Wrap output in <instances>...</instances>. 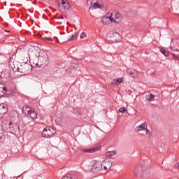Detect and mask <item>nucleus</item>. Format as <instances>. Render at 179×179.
<instances>
[{
  "label": "nucleus",
  "instance_id": "16",
  "mask_svg": "<svg viewBox=\"0 0 179 179\" xmlns=\"http://www.w3.org/2000/svg\"><path fill=\"white\" fill-rule=\"evenodd\" d=\"M28 110H31V108L30 107H29L28 106H24L22 108V112L23 114H26V113H27Z\"/></svg>",
  "mask_w": 179,
  "mask_h": 179
},
{
  "label": "nucleus",
  "instance_id": "18",
  "mask_svg": "<svg viewBox=\"0 0 179 179\" xmlns=\"http://www.w3.org/2000/svg\"><path fill=\"white\" fill-rule=\"evenodd\" d=\"M127 72L130 76H134V75H135V70L132 69H127Z\"/></svg>",
  "mask_w": 179,
  "mask_h": 179
},
{
  "label": "nucleus",
  "instance_id": "17",
  "mask_svg": "<svg viewBox=\"0 0 179 179\" xmlns=\"http://www.w3.org/2000/svg\"><path fill=\"white\" fill-rule=\"evenodd\" d=\"M160 51L165 57H169V53L164 49V48H161Z\"/></svg>",
  "mask_w": 179,
  "mask_h": 179
},
{
  "label": "nucleus",
  "instance_id": "39",
  "mask_svg": "<svg viewBox=\"0 0 179 179\" xmlns=\"http://www.w3.org/2000/svg\"><path fill=\"white\" fill-rule=\"evenodd\" d=\"M0 78H1V76H0Z\"/></svg>",
  "mask_w": 179,
  "mask_h": 179
},
{
  "label": "nucleus",
  "instance_id": "14",
  "mask_svg": "<svg viewBox=\"0 0 179 179\" xmlns=\"http://www.w3.org/2000/svg\"><path fill=\"white\" fill-rule=\"evenodd\" d=\"M97 8H100V4H99L98 3H94V5L91 4V6L89 7V10L97 9Z\"/></svg>",
  "mask_w": 179,
  "mask_h": 179
},
{
  "label": "nucleus",
  "instance_id": "30",
  "mask_svg": "<svg viewBox=\"0 0 179 179\" xmlns=\"http://www.w3.org/2000/svg\"><path fill=\"white\" fill-rule=\"evenodd\" d=\"M117 83H122V78H120L115 80Z\"/></svg>",
  "mask_w": 179,
  "mask_h": 179
},
{
  "label": "nucleus",
  "instance_id": "35",
  "mask_svg": "<svg viewBox=\"0 0 179 179\" xmlns=\"http://www.w3.org/2000/svg\"><path fill=\"white\" fill-rule=\"evenodd\" d=\"M4 26L8 27V26H9V24H8V22H6V23H4Z\"/></svg>",
  "mask_w": 179,
  "mask_h": 179
},
{
  "label": "nucleus",
  "instance_id": "29",
  "mask_svg": "<svg viewBox=\"0 0 179 179\" xmlns=\"http://www.w3.org/2000/svg\"><path fill=\"white\" fill-rule=\"evenodd\" d=\"M171 55L173 56V59H178V56H177L176 54L171 53Z\"/></svg>",
  "mask_w": 179,
  "mask_h": 179
},
{
  "label": "nucleus",
  "instance_id": "32",
  "mask_svg": "<svg viewBox=\"0 0 179 179\" xmlns=\"http://www.w3.org/2000/svg\"><path fill=\"white\" fill-rule=\"evenodd\" d=\"M3 96H5V92H0V97H3Z\"/></svg>",
  "mask_w": 179,
  "mask_h": 179
},
{
  "label": "nucleus",
  "instance_id": "37",
  "mask_svg": "<svg viewBox=\"0 0 179 179\" xmlns=\"http://www.w3.org/2000/svg\"><path fill=\"white\" fill-rule=\"evenodd\" d=\"M104 170H107V166L103 167Z\"/></svg>",
  "mask_w": 179,
  "mask_h": 179
},
{
  "label": "nucleus",
  "instance_id": "12",
  "mask_svg": "<svg viewBox=\"0 0 179 179\" xmlns=\"http://www.w3.org/2000/svg\"><path fill=\"white\" fill-rule=\"evenodd\" d=\"M61 3L63 8L62 10H69V8H71L69 3H66L65 0H62Z\"/></svg>",
  "mask_w": 179,
  "mask_h": 179
},
{
  "label": "nucleus",
  "instance_id": "13",
  "mask_svg": "<svg viewBox=\"0 0 179 179\" xmlns=\"http://www.w3.org/2000/svg\"><path fill=\"white\" fill-rule=\"evenodd\" d=\"M73 113L75 114V115H77L78 117L82 116V113L80 111V109H79V108H73Z\"/></svg>",
  "mask_w": 179,
  "mask_h": 179
},
{
  "label": "nucleus",
  "instance_id": "11",
  "mask_svg": "<svg viewBox=\"0 0 179 179\" xmlns=\"http://www.w3.org/2000/svg\"><path fill=\"white\" fill-rule=\"evenodd\" d=\"M8 113V108L5 106H0V118H3V115Z\"/></svg>",
  "mask_w": 179,
  "mask_h": 179
},
{
  "label": "nucleus",
  "instance_id": "10",
  "mask_svg": "<svg viewBox=\"0 0 179 179\" xmlns=\"http://www.w3.org/2000/svg\"><path fill=\"white\" fill-rule=\"evenodd\" d=\"M27 113L28 117H30L31 120H36L37 118V113L34 110L29 109L27 110Z\"/></svg>",
  "mask_w": 179,
  "mask_h": 179
},
{
  "label": "nucleus",
  "instance_id": "2",
  "mask_svg": "<svg viewBox=\"0 0 179 179\" xmlns=\"http://www.w3.org/2000/svg\"><path fill=\"white\" fill-rule=\"evenodd\" d=\"M57 131L52 127L48 126L42 131V136L43 138H52L55 135Z\"/></svg>",
  "mask_w": 179,
  "mask_h": 179
},
{
  "label": "nucleus",
  "instance_id": "31",
  "mask_svg": "<svg viewBox=\"0 0 179 179\" xmlns=\"http://www.w3.org/2000/svg\"><path fill=\"white\" fill-rule=\"evenodd\" d=\"M170 48L172 51H178V50L177 48H174V47L171 46Z\"/></svg>",
  "mask_w": 179,
  "mask_h": 179
},
{
  "label": "nucleus",
  "instance_id": "9",
  "mask_svg": "<svg viewBox=\"0 0 179 179\" xmlns=\"http://www.w3.org/2000/svg\"><path fill=\"white\" fill-rule=\"evenodd\" d=\"M146 128H148V124L146 122H143L141 124L137 126L135 128V131H136V132H141V131H145Z\"/></svg>",
  "mask_w": 179,
  "mask_h": 179
},
{
  "label": "nucleus",
  "instance_id": "24",
  "mask_svg": "<svg viewBox=\"0 0 179 179\" xmlns=\"http://www.w3.org/2000/svg\"><path fill=\"white\" fill-rule=\"evenodd\" d=\"M115 153H117V152H115V150L113 151H109L107 152L108 156L111 157V156H114V155H115Z\"/></svg>",
  "mask_w": 179,
  "mask_h": 179
},
{
  "label": "nucleus",
  "instance_id": "36",
  "mask_svg": "<svg viewBox=\"0 0 179 179\" xmlns=\"http://www.w3.org/2000/svg\"><path fill=\"white\" fill-rule=\"evenodd\" d=\"M76 65L75 63L71 64V66H75Z\"/></svg>",
  "mask_w": 179,
  "mask_h": 179
},
{
  "label": "nucleus",
  "instance_id": "22",
  "mask_svg": "<svg viewBox=\"0 0 179 179\" xmlns=\"http://www.w3.org/2000/svg\"><path fill=\"white\" fill-rule=\"evenodd\" d=\"M42 40H44L45 41H46V43H52V38H48V37H46V38H42Z\"/></svg>",
  "mask_w": 179,
  "mask_h": 179
},
{
  "label": "nucleus",
  "instance_id": "4",
  "mask_svg": "<svg viewBox=\"0 0 179 179\" xmlns=\"http://www.w3.org/2000/svg\"><path fill=\"white\" fill-rule=\"evenodd\" d=\"M92 167L91 168L92 173H99L101 170L103 164L101 162H92Z\"/></svg>",
  "mask_w": 179,
  "mask_h": 179
},
{
  "label": "nucleus",
  "instance_id": "20",
  "mask_svg": "<svg viewBox=\"0 0 179 179\" xmlns=\"http://www.w3.org/2000/svg\"><path fill=\"white\" fill-rule=\"evenodd\" d=\"M20 67L15 66V64L11 65V69H13V72H20Z\"/></svg>",
  "mask_w": 179,
  "mask_h": 179
},
{
  "label": "nucleus",
  "instance_id": "15",
  "mask_svg": "<svg viewBox=\"0 0 179 179\" xmlns=\"http://www.w3.org/2000/svg\"><path fill=\"white\" fill-rule=\"evenodd\" d=\"M97 150H99V148H92V149H86V150H84V152H90V153H93V152H97Z\"/></svg>",
  "mask_w": 179,
  "mask_h": 179
},
{
  "label": "nucleus",
  "instance_id": "3",
  "mask_svg": "<svg viewBox=\"0 0 179 179\" xmlns=\"http://www.w3.org/2000/svg\"><path fill=\"white\" fill-rule=\"evenodd\" d=\"M39 61V68H45V66H48V56L47 55H39L38 57Z\"/></svg>",
  "mask_w": 179,
  "mask_h": 179
},
{
  "label": "nucleus",
  "instance_id": "1",
  "mask_svg": "<svg viewBox=\"0 0 179 179\" xmlns=\"http://www.w3.org/2000/svg\"><path fill=\"white\" fill-rule=\"evenodd\" d=\"M145 166L143 165L138 166L134 169V174L136 177L145 178L146 176L149 177L150 176V172L149 170L145 171Z\"/></svg>",
  "mask_w": 179,
  "mask_h": 179
},
{
  "label": "nucleus",
  "instance_id": "26",
  "mask_svg": "<svg viewBox=\"0 0 179 179\" xmlns=\"http://www.w3.org/2000/svg\"><path fill=\"white\" fill-rule=\"evenodd\" d=\"M125 111H127V109H125L124 107H122L119 109L118 113H122V114H124Z\"/></svg>",
  "mask_w": 179,
  "mask_h": 179
},
{
  "label": "nucleus",
  "instance_id": "7",
  "mask_svg": "<svg viewBox=\"0 0 179 179\" xmlns=\"http://www.w3.org/2000/svg\"><path fill=\"white\" fill-rule=\"evenodd\" d=\"M31 68H40V64L38 60V57L34 56L29 59Z\"/></svg>",
  "mask_w": 179,
  "mask_h": 179
},
{
  "label": "nucleus",
  "instance_id": "27",
  "mask_svg": "<svg viewBox=\"0 0 179 179\" xmlns=\"http://www.w3.org/2000/svg\"><path fill=\"white\" fill-rule=\"evenodd\" d=\"M121 19H122V17L119 16L118 15H115V20H117V22H121Z\"/></svg>",
  "mask_w": 179,
  "mask_h": 179
},
{
  "label": "nucleus",
  "instance_id": "28",
  "mask_svg": "<svg viewBox=\"0 0 179 179\" xmlns=\"http://www.w3.org/2000/svg\"><path fill=\"white\" fill-rule=\"evenodd\" d=\"M80 37V38H85L86 37V34L85 32L81 33Z\"/></svg>",
  "mask_w": 179,
  "mask_h": 179
},
{
  "label": "nucleus",
  "instance_id": "25",
  "mask_svg": "<svg viewBox=\"0 0 179 179\" xmlns=\"http://www.w3.org/2000/svg\"><path fill=\"white\" fill-rule=\"evenodd\" d=\"M1 92H3V93L6 94V92H8V89H6V87H0V93Z\"/></svg>",
  "mask_w": 179,
  "mask_h": 179
},
{
  "label": "nucleus",
  "instance_id": "19",
  "mask_svg": "<svg viewBox=\"0 0 179 179\" xmlns=\"http://www.w3.org/2000/svg\"><path fill=\"white\" fill-rule=\"evenodd\" d=\"M78 38V33H75L74 35H72L68 41H73V40H76Z\"/></svg>",
  "mask_w": 179,
  "mask_h": 179
},
{
  "label": "nucleus",
  "instance_id": "33",
  "mask_svg": "<svg viewBox=\"0 0 179 179\" xmlns=\"http://www.w3.org/2000/svg\"><path fill=\"white\" fill-rule=\"evenodd\" d=\"M111 85H112V86H115V85H117V81H115H115H113L111 83Z\"/></svg>",
  "mask_w": 179,
  "mask_h": 179
},
{
  "label": "nucleus",
  "instance_id": "8",
  "mask_svg": "<svg viewBox=\"0 0 179 179\" xmlns=\"http://www.w3.org/2000/svg\"><path fill=\"white\" fill-rule=\"evenodd\" d=\"M20 73H23V75H26L30 72V65L29 64H24L20 66Z\"/></svg>",
  "mask_w": 179,
  "mask_h": 179
},
{
  "label": "nucleus",
  "instance_id": "38",
  "mask_svg": "<svg viewBox=\"0 0 179 179\" xmlns=\"http://www.w3.org/2000/svg\"><path fill=\"white\" fill-rule=\"evenodd\" d=\"M5 31H6V30H5Z\"/></svg>",
  "mask_w": 179,
  "mask_h": 179
},
{
  "label": "nucleus",
  "instance_id": "5",
  "mask_svg": "<svg viewBox=\"0 0 179 179\" xmlns=\"http://www.w3.org/2000/svg\"><path fill=\"white\" fill-rule=\"evenodd\" d=\"M10 132L12 134H20V128L19 124H13L12 122H10L9 124Z\"/></svg>",
  "mask_w": 179,
  "mask_h": 179
},
{
  "label": "nucleus",
  "instance_id": "21",
  "mask_svg": "<svg viewBox=\"0 0 179 179\" xmlns=\"http://www.w3.org/2000/svg\"><path fill=\"white\" fill-rule=\"evenodd\" d=\"M148 101H152V100H155V95L150 94V95H148L146 97Z\"/></svg>",
  "mask_w": 179,
  "mask_h": 179
},
{
  "label": "nucleus",
  "instance_id": "6",
  "mask_svg": "<svg viewBox=\"0 0 179 179\" xmlns=\"http://www.w3.org/2000/svg\"><path fill=\"white\" fill-rule=\"evenodd\" d=\"M110 41H112V43H117L118 41H121V35H120L118 32L110 33Z\"/></svg>",
  "mask_w": 179,
  "mask_h": 179
},
{
  "label": "nucleus",
  "instance_id": "23",
  "mask_svg": "<svg viewBox=\"0 0 179 179\" xmlns=\"http://www.w3.org/2000/svg\"><path fill=\"white\" fill-rule=\"evenodd\" d=\"M145 131L146 132V135H148L149 138H152V132L148 129V127H145Z\"/></svg>",
  "mask_w": 179,
  "mask_h": 179
},
{
  "label": "nucleus",
  "instance_id": "34",
  "mask_svg": "<svg viewBox=\"0 0 179 179\" xmlns=\"http://www.w3.org/2000/svg\"><path fill=\"white\" fill-rule=\"evenodd\" d=\"M69 178H70V177H68L66 176H64L62 178V179H69Z\"/></svg>",
  "mask_w": 179,
  "mask_h": 179
}]
</instances>
